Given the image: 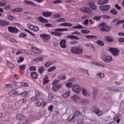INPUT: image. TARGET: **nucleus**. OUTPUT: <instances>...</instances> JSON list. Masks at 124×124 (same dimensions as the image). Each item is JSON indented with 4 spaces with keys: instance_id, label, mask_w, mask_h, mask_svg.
Masks as SVG:
<instances>
[{
    "instance_id": "obj_1",
    "label": "nucleus",
    "mask_w": 124,
    "mask_h": 124,
    "mask_svg": "<svg viewBox=\"0 0 124 124\" xmlns=\"http://www.w3.org/2000/svg\"><path fill=\"white\" fill-rule=\"evenodd\" d=\"M62 31H68V29L66 28L55 29L54 31L51 32V34L52 35H55V36H62L63 34L62 33Z\"/></svg>"
},
{
    "instance_id": "obj_2",
    "label": "nucleus",
    "mask_w": 124,
    "mask_h": 124,
    "mask_svg": "<svg viewBox=\"0 0 124 124\" xmlns=\"http://www.w3.org/2000/svg\"><path fill=\"white\" fill-rule=\"evenodd\" d=\"M70 51L73 54H77L78 55L83 54V48L80 46L78 47H72Z\"/></svg>"
},
{
    "instance_id": "obj_3",
    "label": "nucleus",
    "mask_w": 124,
    "mask_h": 124,
    "mask_svg": "<svg viewBox=\"0 0 124 124\" xmlns=\"http://www.w3.org/2000/svg\"><path fill=\"white\" fill-rule=\"evenodd\" d=\"M106 25V24L105 23V22H103L98 25V26L101 27L100 29V31H101L106 32L110 31V28H109V26H106V27H104Z\"/></svg>"
},
{
    "instance_id": "obj_4",
    "label": "nucleus",
    "mask_w": 124,
    "mask_h": 124,
    "mask_svg": "<svg viewBox=\"0 0 124 124\" xmlns=\"http://www.w3.org/2000/svg\"><path fill=\"white\" fill-rule=\"evenodd\" d=\"M81 115V113L79 111H76L73 115L71 119H69V122L71 121H79V116Z\"/></svg>"
},
{
    "instance_id": "obj_5",
    "label": "nucleus",
    "mask_w": 124,
    "mask_h": 124,
    "mask_svg": "<svg viewBox=\"0 0 124 124\" xmlns=\"http://www.w3.org/2000/svg\"><path fill=\"white\" fill-rule=\"evenodd\" d=\"M92 109L93 110V113H95V114H96L97 116H102V115L104 114V112H103V111L99 110L98 108L96 107H93Z\"/></svg>"
},
{
    "instance_id": "obj_6",
    "label": "nucleus",
    "mask_w": 124,
    "mask_h": 124,
    "mask_svg": "<svg viewBox=\"0 0 124 124\" xmlns=\"http://www.w3.org/2000/svg\"><path fill=\"white\" fill-rule=\"evenodd\" d=\"M108 51L109 52H111V54H112L113 56H118L119 55V52H120V51L116 48L110 47L108 49Z\"/></svg>"
},
{
    "instance_id": "obj_7",
    "label": "nucleus",
    "mask_w": 124,
    "mask_h": 124,
    "mask_svg": "<svg viewBox=\"0 0 124 124\" xmlns=\"http://www.w3.org/2000/svg\"><path fill=\"white\" fill-rule=\"evenodd\" d=\"M102 58L104 62L106 63H109V62H112V58L111 55H103Z\"/></svg>"
},
{
    "instance_id": "obj_8",
    "label": "nucleus",
    "mask_w": 124,
    "mask_h": 124,
    "mask_svg": "<svg viewBox=\"0 0 124 124\" xmlns=\"http://www.w3.org/2000/svg\"><path fill=\"white\" fill-rule=\"evenodd\" d=\"M8 30L12 33H18L19 30L15 27L9 26L8 27Z\"/></svg>"
},
{
    "instance_id": "obj_9",
    "label": "nucleus",
    "mask_w": 124,
    "mask_h": 124,
    "mask_svg": "<svg viewBox=\"0 0 124 124\" xmlns=\"http://www.w3.org/2000/svg\"><path fill=\"white\" fill-rule=\"evenodd\" d=\"M59 82H60V80L55 79L52 83V85H53V86L52 87V91H53V92H58V91H59L58 86H57V85H57V83H59Z\"/></svg>"
},
{
    "instance_id": "obj_10",
    "label": "nucleus",
    "mask_w": 124,
    "mask_h": 124,
    "mask_svg": "<svg viewBox=\"0 0 124 124\" xmlns=\"http://www.w3.org/2000/svg\"><path fill=\"white\" fill-rule=\"evenodd\" d=\"M111 6L109 5H102L100 6L99 9L101 11L105 12L108 11L110 9Z\"/></svg>"
},
{
    "instance_id": "obj_11",
    "label": "nucleus",
    "mask_w": 124,
    "mask_h": 124,
    "mask_svg": "<svg viewBox=\"0 0 124 124\" xmlns=\"http://www.w3.org/2000/svg\"><path fill=\"white\" fill-rule=\"evenodd\" d=\"M40 36L42 39L46 40V41H47V40H49V39L51 38V35L48 34H41L40 35Z\"/></svg>"
},
{
    "instance_id": "obj_12",
    "label": "nucleus",
    "mask_w": 124,
    "mask_h": 124,
    "mask_svg": "<svg viewBox=\"0 0 124 124\" xmlns=\"http://www.w3.org/2000/svg\"><path fill=\"white\" fill-rule=\"evenodd\" d=\"M72 89L73 91L76 93H78L81 91V88H80V86L77 84H74L73 86Z\"/></svg>"
},
{
    "instance_id": "obj_13",
    "label": "nucleus",
    "mask_w": 124,
    "mask_h": 124,
    "mask_svg": "<svg viewBox=\"0 0 124 124\" xmlns=\"http://www.w3.org/2000/svg\"><path fill=\"white\" fill-rule=\"evenodd\" d=\"M67 39H71V40H79V38L78 36H75L74 35H68L66 37Z\"/></svg>"
},
{
    "instance_id": "obj_14",
    "label": "nucleus",
    "mask_w": 124,
    "mask_h": 124,
    "mask_svg": "<svg viewBox=\"0 0 124 124\" xmlns=\"http://www.w3.org/2000/svg\"><path fill=\"white\" fill-rule=\"evenodd\" d=\"M9 25V22L6 20L0 19V26L1 27H4L5 26H8Z\"/></svg>"
},
{
    "instance_id": "obj_15",
    "label": "nucleus",
    "mask_w": 124,
    "mask_h": 124,
    "mask_svg": "<svg viewBox=\"0 0 124 124\" xmlns=\"http://www.w3.org/2000/svg\"><path fill=\"white\" fill-rule=\"evenodd\" d=\"M89 5L90 8H91V9H93V10H96V9H97V7L95 5L94 1H91L89 2Z\"/></svg>"
},
{
    "instance_id": "obj_16",
    "label": "nucleus",
    "mask_w": 124,
    "mask_h": 124,
    "mask_svg": "<svg viewBox=\"0 0 124 124\" xmlns=\"http://www.w3.org/2000/svg\"><path fill=\"white\" fill-rule=\"evenodd\" d=\"M60 46L61 48L65 49L66 48V41L65 40H62L60 43Z\"/></svg>"
},
{
    "instance_id": "obj_17",
    "label": "nucleus",
    "mask_w": 124,
    "mask_h": 124,
    "mask_svg": "<svg viewBox=\"0 0 124 124\" xmlns=\"http://www.w3.org/2000/svg\"><path fill=\"white\" fill-rule=\"evenodd\" d=\"M16 119L18 121H24L26 120V117L23 114H18L16 115Z\"/></svg>"
},
{
    "instance_id": "obj_18",
    "label": "nucleus",
    "mask_w": 124,
    "mask_h": 124,
    "mask_svg": "<svg viewBox=\"0 0 124 124\" xmlns=\"http://www.w3.org/2000/svg\"><path fill=\"white\" fill-rule=\"evenodd\" d=\"M31 78L32 79H38V74H37V73L36 72H32L30 74Z\"/></svg>"
},
{
    "instance_id": "obj_19",
    "label": "nucleus",
    "mask_w": 124,
    "mask_h": 124,
    "mask_svg": "<svg viewBox=\"0 0 124 124\" xmlns=\"http://www.w3.org/2000/svg\"><path fill=\"white\" fill-rule=\"evenodd\" d=\"M80 11L81 12H84V13H90V12H91V11L90 10V8H88V7H82L80 9Z\"/></svg>"
},
{
    "instance_id": "obj_20",
    "label": "nucleus",
    "mask_w": 124,
    "mask_h": 124,
    "mask_svg": "<svg viewBox=\"0 0 124 124\" xmlns=\"http://www.w3.org/2000/svg\"><path fill=\"white\" fill-rule=\"evenodd\" d=\"M24 2L26 3V4H29L30 5H33V6H35L36 7L37 6V4L35 3L32 2V1L31 0H25Z\"/></svg>"
},
{
    "instance_id": "obj_21",
    "label": "nucleus",
    "mask_w": 124,
    "mask_h": 124,
    "mask_svg": "<svg viewBox=\"0 0 124 124\" xmlns=\"http://www.w3.org/2000/svg\"><path fill=\"white\" fill-rule=\"evenodd\" d=\"M105 40L106 41H108V42H114V39L110 35H108L105 37Z\"/></svg>"
},
{
    "instance_id": "obj_22",
    "label": "nucleus",
    "mask_w": 124,
    "mask_h": 124,
    "mask_svg": "<svg viewBox=\"0 0 124 124\" xmlns=\"http://www.w3.org/2000/svg\"><path fill=\"white\" fill-rule=\"evenodd\" d=\"M107 90L109 92H115V93L119 92V90L116 89L115 87H108Z\"/></svg>"
},
{
    "instance_id": "obj_23",
    "label": "nucleus",
    "mask_w": 124,
    "mask_h": 124,
    "mask_svg": "<svg viewBox=\"0 0 124 124\" xmlns=\"http://www.w3.org/2000/svg\"><path fill=\"white\" fill-rule=\"evenodd\" d=\"M121 116H122V115L121 114H117L114 117V121H115V122H116V123L117 124H119V123H120V122H121V119H119V118H120V117H121Z\"/></svg>"
},
{
    "instance_id": "obj_24",
    "label": "nucleus",
    "mask_w": 124,
    "mask_h": 124,
    "mask_svg": "<svg viewBox=\"0 0 124 124\" xmlns=\"http://www.w3.org/2000/svg\"><path fill=\"white\" fill-rule=\"evenodd\" d=\"M42 15L44 17H50V16H52V13L50 12H43L42 13Z\"/></svg>"
},
{
    "instance_id": "obj_25",
    "label": "nucleus",
    "mask_w": 124,
    "mask_h": 124,
    "mask_svg": "<svg viewBox=\"0 0 124 124\" xmlns=\"http://www.w3.org/2000/svg\"><path fill=\"white\" fill-rule=\"evenodd\" d=\"M53 64H54V62H53L52 61L46 62L45 64V67H46V68H48V67H50V66L53 65Z\"/></svg>"
},
{
    "instance_id": "obj_26",
    "label": "nucleus",
    "mask_w": 124,
    "mask_h": 124,
    "mask_svg": "<svg viewBox=\"0 0 124 124\" xmlns=\"http://www.w3.org/2000/svg\"><path fill=\"white\" fill-rule=\"evenodd\" d=\"M93 97L94 98H95V97H96V95H97V93H98L97 88L96 87H94L93 90Z\"/></svg>"
},
{
    "instance_id": "obj_27",
    "label": "nucleus",
    "mask_w": 124,
    "mask_h": 124,
    "mask_svg": "<svg viewBox=\"0 0 124 124\" xmlns=\"http://www.w3.org/2000/svg\"><path fill=\"white\" fill-rule=\"evenodd\" d=\"M108 0H100L98 1V3L100 4V5H102L103 4H106V3H108Z\"/></svg>"
},
{
    "instance_id": "obj_28",
    "label": "nucleus",
    "mask_w": 124,
    "mask_h": 124,
    "mask_svg": "<svg viewBox=\"0 0 124 124\" xmlns=\"http://www.w3.org/2000/svg\"><path fill=\"white\" fill-rule=\"evenodd\" d=\"M38 19L39 22H40L41 23H48V20L44 18V17L42 16H39L38 17Z\"/></svg>"
},
{
    "instance_id": "obj_29",
    "label": "nucleus",
    "mask_w": 124,
    "mask_h": 124,
    "mask_svg": "<svg viewBox=\"0 0 124 124\" xmlns=\"http://www.w3.org/2000/svg\"><path fill=\"white\" fill-rule=\"evenodd\" d=\"M6 19L8 21H11L12 22V21L14 20V16L9 14L6 16Z\"/></svg>"
},
{
    "instance_id": "obj_30",
    "label": "nucleus",
    "mask_w": 124,
    "mask_h": 124,
    "mask_svg": "<svg viewBox=\"0 0 124 124\" xmlns=\"http://www.w3.org/2000/svg\"><path fill=\"white\" fill-rule=\"evenodd\" d=\"M46 69L44 67L42 66L39 68L38 72L40 74H43V72H45Z\"/></svg>"
},
{
    "instance_id": "obj_31",
    "label": "nucleus",
    "mask_w": 124,
    "mask_h": 124,
    "mask_svg": "<svg viewBox=\"0 0 124 124\" xmlns=\"http://www.w3.org/2000/svg\"><path fill=\"white\" fill-rule=\"evenodd\" d=\"M57 79H60L61 81H64L66 79V76L63 75H60L57 77Z\"/></svg>"
},
{
    "instance_id": "obj_32",
    "label": "nucleus",
    "mask_w": 124,
    "mask_h": 124,
    "mask_svg": "<svg viewBox=\"0 0 124 124\" xmlns=\"http://www.w3.org/2000/svg\"><path fill=\"white\" fill-rule=\"evenodd\" d=\"M86 38H87L88 39H96L97 38V36L95 35H88L85 36Z\"/></svg>"
},
{
    "instance_id": "obj_33",
    "label": "nucleus",
    "mask_w": 124,
    "mask_h": 124,
    "mask_svg": "<svg viewBox=\"0 0 124 124\" xmlns=\"http://www.w3.org/2000/svg\"><path fill=\"white\" fill-rule=\"evenodd\" d=\"M109 13L112 14V15H118V11L115 9H112L109 11Z\"/></svg>"
},
{
    "instance_id": "obj_34",
    "label": "nucleus",
    "mask_w": 124,
    "mask_h": 124,
    "mask_svg": "<svg viewBox=\"0 0 124 124\" xmlns=\"http://www.w3.org/2000/svg\"><path fill=\"white\" fill-rule=\"evenodd\" d=\"M104 74L102 73H99L98 74H97V78L98 79H102V78H104Z\"/></svg>"
},
{
    "instance_id": "obj_35",
    "label": "nucleus",
    "mask_w": 124,
    "mask_h": 124,
    "mask_svg": "<svg viewBox=\"0 0 124 124\" xmlns=\"http://www.w3.org/2000/svg\"><path fill=\"white\" fill-rule=\"evenodd\" d=\"M56 68H57V67L55 66L51 67L50 68L47 69V72L48 73L53 72L54 70H56Z\"/></svg>"
},
{
    "instance_id": "obj_36",
    "label": "nucleus",
    "mask_w": 124,
    "mask_h": 124,
    "mask_svg": "<svg viewBox=\"0 0 124 124\" xmlns=\"http://www.w3.org/2000/svg\"><path fill=\"white\" fill-rule=\"evenodd\" d=\"M19 93L18 91H16L15 90H11L9 92V94L10 95H13V94H16V93Z\"/></svg>"
},
{
    "instance_id": "obj_37",
    "label": "nucleus",
    "mask_w": 124,
    "mask_h": 124,
    "mask_svg": "<svg viewBox=\"0 0 124 124\" xmlns=\"http://www.w3.org/2000/svg\"><path fill=\"white\" fill-rule=\"evenodd\" d=\"M49 79H48V77L46 76L45 78H43V84L45 85V84H47L49 83Z\"/></svg>"
},
{
    "instance_id": "obj_38",
    "label": "nucleus",
    "mask_w": 124,
    "mask_h": 124,
    "mask_svg": "<svg viewBox=\"0 0 124 124\" xmlns=\"http://www.w3.org/2000/svg\"><path fill=\"white\" fill-rule=\"evenodd\" d=\"M84 27L83 26H81L80 25H78L76 26H74L73 27V29H75L76 30H79L80 29H83Z\"/></svg>"
},
{
    "instance_id": "obj_39",
    "label": "nucleus",
    "mask_w": 124,
    "mask_h": 124,
    "mask_svg": "<svg viewBox=\"0 0 124 124\" xmlns=\"http://www.w3.org/2000/svg\"><path fill=\"white\" fill-rule=\"evenodd\" d=\"M71 98L74 101H76L78 99H79V96L78 95H74L71 96Z\"/></svg>"
},
{
    "instance_id": "obj_40",
    "label": "nucleus",
    "mask_w": 124,
    "mask_h": 124,
    "mask_svg": "<svg viewBox=\"0 0 124 124\" xmlns=\"http://www.w3.org/2000/svg\"><path fill=\"white\" fill-rule=\"evenodd\" d=\"M69 95H70V93H69V92H66L65 93L62 94V96L64 98H66L67 97H68Z\"/></svg>"
},
{
    "instance_id": "obj_41",
    "label": "nucleus",
    "mask_w": 124,
    "mask_h": 124,
    "mask_svg": "<svg viewBox=\"0 0 124 124\" xmlns=\"http://www.w3.org/2000/svg\"><path fill=\"white\" fill-rule=\"evenodd\" d=\"M66 87L69 88H72L73 87V84L72 82H67L66 84Z\"/></svg>"
},
{
    "instance_id": "obj_42",
    "label": "nucleus",
    "mask_w": 124,
    "mask_h": 124,
    "mask_svg": "<svg viewBox=\"0 0 124 124\" xmlns=\"http://www.w3.org/2000/svg\"><path fill=\"white\" fill-rule=\"evenodd\" d=\"M97 44L98 45H100V46H104V42H102V41L99 40L96 41Z\"/></svg>"
},
{
    "instance_id": "obj_43",
    "label": "nucleus",
    "mask_w": 124,
    "mask_h": 124,
    "mask_svg": "<svg viewBox=\"0 0 124 124\" xmlns=\"http://www.w3.org/2000/svg\"><path fill=\"white\" fill-rule=\"evenodd\" d=\"M43 58L42 57H37L34 59L35 62H43Z\"/></svg>"
},
{
    "instance_id": "obj_44",
    "label": "nucleus",
    "mask_w": 124,
    "mask_h": 124,
    "mask_svg": "<svg viewBox=\"0 0 124 124\" xmlns=\"http://www.w3.org/2000/svg\"><path fill=\"white\" fill-rule=\"evenodd\" d=\"M25 31H26V32H28V33H30L32 35V36H35V34L32 33V32L30 30H28L27 29H24Z\"/></svg>"
},
{
    "instance_id": "obj_45",
    "label": "nucleus",
    "mask_w": 124,
    "mask_h": 124,
    "mask_svg": "<svg viewBox=\"0 0 124 124\" xmlns=\"http://www.w3.org/2000/svg\"><path fill=\"white\" fill-rule=\"evenodd\" d=\"M78 41H76V40L72 41L70 42V44L71 45H75V44H78Z\"/></svg>"
},
{
    "instance_id": "obj_46",
    "label": "nucleus",
    "mask_w": 124,
    "mask_h": 124,
    "mask_svg": "<svg viewBox=\"0 0 124 124\" xmlns=\"http://www.w3.org/2000/svg\"><path fill=\"white\" fill-rule=\"evenodd\" d=\"M101 18H103V19H107L108 20H109L110 19L111 17L109 16L104 15L101 16Z\"/></svg>"
},
{
    "instance_id": "obj_47",
    "label": "nucleus",
    "mask_w": 124,
    "mask_h": 124,
    "mask_svg": "<svg viewBox=\"0 0 124 124\" xmlns=\"http://www.w3.org/2000/svg\"><path fill=\"white\" fill-rule=\"evenodd\" d=\"M93 20H95V21H100V19H101V16H94L93 18Z\"/></svg>"
},
{
    "instance_id": "obj_48",
    "label": "nucleus",
    "mask_w": 124,
    "mask_h": 124,
    "mask_svg": "<svg viewBox=\"0 0 124 124\" xmlns=\"http://www.w3.org/2000/svg\"><path fill=\"white\" fill-rule=\"evenodd\" d=\"M25 60V58L23 57H20L19 59V60H17V62L18 63H20V62H24Z\"/></svg>"
},
{
    "instance_id": "obj_49",
    "label": "nucleus",
    "mask_w": 124,
    "mask_h": 124,
    "mask_svg": "<svg viewBox=\"0 0 124 124\" xmlns=\"http://www.w3.org/2000/svg\"><path fill=\"white\" fill-rule=\"evenodd\" d=\"M11 8H12V7L11 6V5L6 6L4 7V9L5 10H10Z\"/></svg>"
},
{
    "instance_id": "obj_50",
    "label": "nucleus",
    "mask_w": 124,
    "mask_h": 124,
    "mask_svg": "<svg viewBox=\"0 0 124 124\" xmlns=\"http://www.w3.org/2000/svg\"><path fill=\"white\" fill-rule=\"evenodd\" d=\"M121 24H124V20H119V21L115 24V26H118V25H120Z\"/></svg>"
},
{
    "instance_id": "obj_51",
    "label": "nucleus",
    "mask_w": 124,
    "mask_h": 124,
    "mask_svg": "<svg viewBox=\"0 0 124 124\" xmlns=\"http://www.w3.org/2000/svg\"><path fill=\"white\" fill-rule=\"evenodd\" d=\"M119 21H120V18H115L112 20V23L114 24L115 23H117V22H119Z\"/></svg>"
},
{
    "instance_id": "obj_52",
    "label": "nucleus",
    "mask_w": 124,
    "mask_h": 124,
    "mask_svg": "<svg viewBox=\"0 0 124 124\" xmlns=\"http://www.w3.org/2000/svg\"><path fill=\"white\" fill-rule=\"evenodd\" d=\"M54 19H57L58 18H61V15L60 14H55L53 16Z\"/></svg>"
},
{
    "instance_id": "obj_53",
    "label": "nucleus",
    "mask_w": 124,
    "mask_h": 124,
    "mask_svg": "<svg viewBox=\"0 0 124 124\" xmlns=\"http://www.w3.org/2000/svg\"><path fill=\"white\" fill-rule=\"evenodd\" d=\"M29 70L30 71H36V67L35 66H31L30 67Z\"/></svg>"
},
{
    "instance_id": "obj_54",
    "label": "nucleus",
    "mask_w": 124,
    "mask_h": 124,
    "mask_svg": "<svg viewBox=\"0 0 124 124\" xmlns=\"http://www.w3.org/2000/svg\"><path fill=\"white\" fill-rule=\"evenodd\" d=\"M37 107H42V104L39 101H37L36 103Z\"/></svg>"
},
{
    "instance_id": "obj_55",
    "label": "nucleus",
    "mask_w": 124,
    "mask_h": 124,
    "mask_svg": "<svg viewBox=\"0 0 124 124\" xmlns=\"http://www.w3.org/2000/svg\"><path fill=\"white\" fill-rule=\"evenodd\" d=\"M81 32H82V33H83L84 34H85L86 33H90L91 32V31H89V30H82L81 31Z\"/></svg>"
},
{
    "instance_id": "obj_56",
    "label": "nucleus",
    "mask_w": 124,
    "mask_h": 124,
    "mask_svg": "<svg viewBox=\"0 0 124 124\" xmlns=\"http://www.w3.org/2000/svg\"><path fill=\"white\" fill-rule=\"evenodd\" d=\"M72 35H80V33L79 31H75L71 33Z\"/></svg>"
},
{
    "instance_id": "obj_57",
    "label": "nucleus",
    "mask_w": 124,
    "mask_h": 124,
    "mask_svg": "<svg viewBox=\"0 0 124 124\" xmlns=\"http://www.w3.org/2000/svg\"><path fill=\"white\" fill-rule=\"evenodd\" d=\"M37 99H38V97L36 96H33L31 98V101H35V100H37Z\"/></svg>"
},
{
    "instance_id": "obj_58",
    "label": "nucleus",
    "mask_w": 124,
    "mask_h": 124,
    "mask_svg": "<svg viewBox=\"0 0 124 124\" xmlns=\"http://www.w3.org/2000/svg\"><path fill=\"white\" fill-rule=\"evenodd\" d=\"M117 41L118 42L124 43V38H119L117 39Z\"/></svg>"
},
{
    "instance_id": "obj_59",
    "label": "nucleus",
    "mask_w": 124,
    "mask_h": 124,
    "mask_svg": "<svg viewBox=\"0 0 124 124\" xmlns=\"http://www.w3.org/2000/svg\"><path fill=\"white\" fill-rule=\"evenodd\" d=\"M82 93L85 96L87 95V90H86L85 89H82Z\"/></svg>"
},
{
    "instance_id": "obj_60",
    "label": "nucleus",
    "mask_w": 124,
    "mask_h": 124,
    "mask_svg": "<svg viewBox=\"0 0 124 124\" xmlns=\"http://www.w3.org/2000/svg\"><path fill=\"white\" fill-rule=\"evenodd\" d=\"M19 36H20V37H27V33H25L24 32L20 33Z\"/></svg>"
},
{
    "instance_id": "obj_61",
    "label": "nucleus",
    "mask_w": 124,
    "mask_h": 124,
    "mask_svg": "<svg viewBox=\"0 0 124 124\" xmlns=\"http://www.w3.org/2000/svg\"><path fill=\"white\" fill-rule=\"evenodd\" d=\"M65 19L63 18H60L56 20V22H65Z\"/></svg>"
},
{
    "instance_id": "obj_62",
    "label": "nucleus",
    "mask_w": 124,
    "mask_h": 124,
    "mask_svg": "<svg viewBox=\"0 0 124 124\" xmlns=\"http://www.w3.org/2000/svg\"><path fill=\"white\" fill-rule=\"evenodd\" d=\"M62 1L61 0H56L53 2L54 4H58V3H62Z\"/></svg>"
},
{
    "instance_id": "obj_63",
    "label": "nucleus",
    "mask_w": 124,
    "mask_h": 124,
    "mask_svg": "<svg viewBox=\"0 0 124 124\" xmlns=\"http://www.w3.org/2000/svg\"><path fill=\"white\" fill-rule=\"evenodd\" d=\"M53 108H54V107L52 105H50L48 108V111H50V112H53Z\"/></svg>"
},
{
    "instance_id": "obj_64",
    "label": "nucleus",
    "mask_w": 124,
    "mask_h": 124,
    "mask_svg": "<svg viewBox=\"0 0 124 124\" xmlns=\"http://www.w3.org/2000/svg\"><path fill=\"white\" fill-rule=\"evenodd\" d=\"M8 67H9L10 68H12L13 69L14 68V65H13V64L11 63H9L8 64Z\"/></svg>"
}]
</instances>
